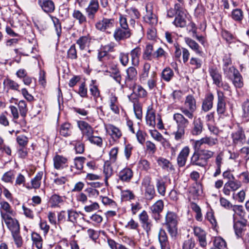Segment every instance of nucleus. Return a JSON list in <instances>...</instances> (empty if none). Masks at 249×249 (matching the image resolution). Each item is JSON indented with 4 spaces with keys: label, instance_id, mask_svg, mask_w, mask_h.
<instances>
[{
    "label": "nucleus",
    "instance_id": "1",
    "mask_svg": "<svg viewBox=\"0 0 249 249\" xmlns=\"http://www.w3.org/2000/svg\"><path fill=\"white\" fill-rule=\"evenodd\" d=\"M178 216L174 212H168L165 216L164 225L170 235L175 237L178 233Z\"/></svg>",
    "mask_w": 249,
    "mask_h": 249
},
{
    "label": "nucleus",
    "instance_id": "2",
    "mask_svg": "<svg viewBox=\"0 0 249 249\" xmlns=\"http://www.w3.org/2000/svg\"><path fill=\"white\" fill-rule=\"evenodd\" d=\"M184 105L185 107H181L180 109L181 112L189 119H193L196 109V100L194 97L192 95L187 96Z\"/></svg>",
    "mask_w": 249,
    "mask_h": 249
},
{
    "label": "nucleus",
    "instance_id": "3",
    "mask_svg": "<svg viewBox=\"0 0 249 249\" xmlns=\"http://www.w3.org/2000/svg\"><path fill=\"white\" fill-rule=\"evenodd\" d=\"M114 26V20L112 18H103L99 19L95 24V27L97 30L110 34V30Z\"/></svg>",
    "mask_w": 249,
    "mask_h": 249
},
{
    "label": "nucleus",
    "instance_id": "4",
    "mask_svg": "<svg viewBox=\"0 0 249 249\" xmlns=\"http://www.w3.org/2000/svg\"><path fill=\"white\" fill-rule=\"evenodd\" d=\"M225 76L232 82L236 88L241 89L244 86L243 78L237 69L228 73Z\"/></svg>",
    "mask_w": 249,
    "mask_h": 249
},
{
    "label": "nucleus",
    "instance_id": "5",
    "mask_svg": "<svg viewBox=\"0 0 249 249\" xmlns=\"http://www.w3.org/2000/svg\"><path fill=\"white\" fill-rule=\"evenodd\" d=\"M142 186L144 190V196L147 200H152L155 196L154 186L151 184V178L148 176L145 177L142 181Z\"/></svg>",
    "mask_w": 249,
    "mask_h": 249
},
{
    "label": "nucleus",
    "instance_id": "6",
    "mask_svg": "<svg viewBox=\"0 0 249 249\" xmlns=\"http://www.w3.org/2000/svg\"><path fill=\"white\" fill-rule=\"evenodd\" d=\"M0 214L2 219L4 221L12 233L19 232V225L17 220L13 219L8 214L4 213L2 211H0Z\"/></svg>",
    "mask_w": 249,
    "mask_h": 249
},
{
    "label": "nucleus",
    "instance_id": "7",
    "mask_svg": "<svg viewBox=\"0 0 249 249\" xmlns=\"http://www.w3.org/2000/svg\"><path fill=\"white\" fill-rule=\"evenodd\" d=\"M99 9L98 0H91L88 6L85 8V12L88 19L94 20L96 14L98 12Z\"/></svg>",
    "mask_w": 249,
    "mask_h": 249
},
{
    "label": "nucleus",
    "instance_id": "8",
    "mask_svg": "<svg viewBox=\"0 0 249 249\" xmlns=\"http://www.w3.org/2000/svg\"><path fill=\"white\" fill-rule=\"evenodd\" d=\"M146 14L144 17L145 21L152 26H155L158 23L156 15L153 13V4L148 3L146 5Z\"/></svg>",
    "mask_w": 249,
    "mask_h": 249
},
{
    "label": "nucleus",
    "instance_id": "9",
    "mask_svg": "<svg viewBox=\"0 0 249 249\" xmlns=\"http://www.w3.org/2000/svg\"><path fill=\"white\" fill-rule=\"evenodd\" d=\"M126 75L125 78V84L127 87L131 89L135 84V81L137 75V71L134 67H130L126 70Z\"/></svg>",
    "mask_w": 249,
    "mask_h": 249
},
{
    "label": "nucleus",
    "instance_id": "10",
    "mask_svg": "<svg viewBox=\"0 0 249 249\" xmlns=\"http://www.w3.org/2000/svg\"><path fill=\"white\" fill-rule=\"evenodd\" d=\"M232 142L234 144H243L246 142V136L242 128L239 127L231 134Z\"/></svg>",
    "mask_w": 249,
    "mask_h": 249
},
{
    "label": "nucleus",
    "instance_id": "11",
    "mask_svg": "<svg viewBox=\"0 0 249 249\" xmlns=\"http://www.w3.org/2000/svg\"><path fill=\"white\" fill-rule=\"evenodd\" d=\"M131 35L129 29L118 27L114 32L113 36L116 41H119L129 38Z\"/></svg>",
    "mask_w": 249,
    "mask_h": 249
},
{
    "label": "nucleus",
    "instance_id": "12",
    "mask_svg": "<svg viewBox=\"0 0 249 249\" xmlns=\"http://www.w3.org/2000/svg\"><path fill=\"white\" fill-rule=\"evenodd\" d=\"M195 235L197 238L200 246L205 248L207 245L206 240V232L198 227H195L193 229Z\"/></svg>",
    "mask_w": 249,
    "mask_h": 249
},
{
    "label": "nucleus",
    "instance_id": "13",
    "mask_svg": "<svg viewBox=\"0 0 249 249\" xmlns=\"http://www.w3.org/2000/svg\"><path fill=\"white\" fill-rule=\"evenodd\" d=\"M77 125L81 130L83 136L86 139L94 134V129L92 126L87 122L84 121H78Z\"/></svg>",
    "mask_w": 249,
    "mask_h": 249
},
{
    "label": "nucleus",
    "instance_id": "14",
    "mask_svg": "<svg viewBox=\"0 0 249 249\" xmlns=\"http://www.w3.org/2000/svg\"><path fill=\"white\" fill-rule=\"evenodd\" d=\"M140 221L143 229L148 233L151 229L152 224L149 219V216L145 211H143L139 216Z\"/></svg>",
    "mask_w": 249,
    "mask_h": 249
},
{
    "label": "nucleus",
    "instance_id": "15",
    "mask_svg": "<svg viewBox=\"0 0 249 249\" xmlns=\"http://www.w3.org/2000/svg\"><path fill=\"white\" fill-rule=\"evenodd\" d=\"M190 148L186 146L183 147L177 157V164L179 167H182L185 166L188 156L190 153Z\"/></svg>",
    "mask_w": 249,
    "mask_h": 249
},
{
    "label": "nucleus",
    "instance_id": "16",
    "mask_svg": "<svg viewBox=\"0 0 249 249\" xmlns=\"http://www.w3.org/2000/svg\"><path fill=\"white\" fill-rule=\"evenodd\" d=\"M217 112L219 115H224L226 110V104L223 93L217 90Z\"/></svg>",
    "mask_w": 249,
    "mask_h": 249
},
{
    "label": "nucleus",
    "instance_id": "17",
    "mask_svg": "<svg viewBox=\"0 0 249 249\" xmlns=\"http://www.w3.org/2000/svg\"><path fill=\"white\" fill-rule=\"evenodd\" d=\"M208 71L213 79V83L217 86L220 87L222 81V76L217 67L214 65L211 66L209 68Z\"/></svg>",
    "mask_w": 249,
    "mask_h": 249
},
{
    "label": "nucleus",
    "instance_id": "18",
    "mask_svg": "<svg viewBox=\"0 0 249 249\" xmlns=\"http://www.w3.org/2000/svg\"><path fill=\"white\" fill-rule=\"evenodd\" d=\"M53 165L57 170H62L68 167V160L66 158L57 155L53 158Z\"/></svg>",
    "mask_w": 249,
    "mask_h": 249
},
{
    "label": "nucleus",
    "instance_id": "19",
    "mask_svg": "<svg viewBox=\"0 0 249 249\" xmlns=\"http://www.w3.org/2000/svg\"><path fill=\"white\" fill-rule=\"evenodd\" d=\"M38 4L42 10L47 14L53 13L55 10V5L51 0H38Z\"/></svg>",
    "mask_w": 249,
    "mask_h": 249
},
{
    "label": "nucleus",
    "instance_id": "20",
    "mask_svg": "<svg viewBox=\"0 0 249 249\" xmlns=\"http://www.w3.org/2000/svg\"><path fill=\"white\" fill-rule=\"evenodd\" d=\"M146 124L152 128H154L156 125V114L152 106L147 107L145 117Z\"/></svg>",
    "mask_w": 249,
    "mask_h": 249
},
{
    "label": "nucleus",
    "instance_id": "21",
    "mask_svg": "<svg viewBox=\"0 0 249 249\" xmlns=\"http://www.w3.org/2000/svg\"><path fill=\"white\" fill-rule=\"evenodd\" d=\"M182 114V113H175L173 116V119L177 124V127L185 128L189 125V121Z\"/></svg>",
    "mask_w": 249,
    "mask_h": 249
},
{
    "label": "nucleus",
    "instance_id": "22",
    "mask_svg": "<svg viewBox=\"0 0 249 249\" xmlns=\"http://www.w3.org/2000/svg\"><path fill=\"white\" fill-rule=\"evenodd\" d=\"M190 165L197 166L200 167H205L206 166L197 150H195L191 156L190 164L186 168H188Z\"/></svg>",
    "mask_w": 249,
    "mask_h": 249
},
{
    "label": "nucleus",
    "instance_id": "23",
    "mask_svg": "<svg viewBox=\"0 0 249 249\" xmlns=\"http://www.w3.org/2000/svg\"><path fill=\"white\" fill-rule=\"evenodd\" d=\"M86 159L83 157H76L74 159V164L71 165V170L75 174L80 173L83 168V165Z\"/></svg>",
    "mask_w": 249,
    "mask_h": 249
},
{
    "label": "nucleus",
    "instance_id": "24",
    "mask_svg": "<svg viewBox=\"0 0 249 249\" xmlns=\"http://www.w3.org/2000/svg\"><path fill=\"white\" fill-rule=\"evenodd\" d=\"M214 96L212 93H209L206 95L202 104V109L204 112H208L213 107V101Z\"/></svg>",
    "mask_w": 249,
    "mask_h": 249
},
{
    "label": "nucleus",
    "instance_id": "25",
    "mask_svg": "<svg viewBox=\"0 0 249 249\" xmlns=\"http://www.w3.org/2000/svg\"><path fill=\"white\" fill-rule=\"evenodd\" d=\"M223 62L222 70L224 75L236 69L234 66H231L232 61L230 54L225 55L224 56Z\"/></svg>",
    "mask_w": 249,
    "mask_h": 249
},
{
    "label": "nucleus",
    "instance_id": "26",
    "mask_svg": "<svg viewBox=\"0 0 249 249\" xmlns=\"http://www.w3.org/2000/svg\"><path fill=\"white\" fill-rule=\"evenodd\" d=\"M141 54V49L139 47H137L130 51V55L131 56L132 65L133 66H137L139 65Z\"/></svg>",
    "mask_w": 249,
    "mask_h": 249
},
{
    "label": "nucleus",
    "instance_id": "27",
    "mask_svg": "<svg viewBox=\"0 0 249 249\" xmlns=\"http://www.w3.org/2000/svg\"><path fill=\"white\" fill-rule=\"evenodd\" d=\"M187 18L186 14L177 15L173 23L176 27L184 28L187 24Z\"/></svg>",
    "mask_w": 249,
    "mask_h": 249
},
{
    "label": "nucleus",
    "instance_id": "28",
    "mask_svg": "<svg viewBox=\"0 0 249 249\" xmlns=\"http://www.w3.org/2000/svg\"><path fill=\"white\" fill-rule=\"evenodd\" d=\"M132 177L133 172L129 168H124L119 174V178L123 181H129Z\"/></svg>",
    "mask_w": 249,
    "mask_h": 249
},
{
    "label": "nucleus",
    "instance_id": "29",
    "mask_svg": "<svg viewBox=\"0 0 249 249\" xmlns=\"http://www.w3.org/2000/svg\"><path fill=\"white\" fill-rule=\"evenodd\" d=\"M150 134L151 137L156 141L160 142L163 146L168 145L169 143L163 136L156 129L151 130Z\"/></svg>",
    "mask_w": 249,
    "mask_h": 249
},
{
    "label": "nucleus",
    "instance_id": "30",
    "mask_svg": "<svg viewBox=\"0 0 249 249\" xmlns=\"http://www.w3.org/2000/svg\"><path fill=\"white\" fill-rule=\"evenodd\" d=\"M109 102L110 109L115 114H119L120 110L118 107L117 97L115 95L111 94L109 97Z\"/></svg>",
    "mask_w": 249,
    "mask_h": 249
},
{
    "label": "nucleus",
    "instance_id": "31",
    "mask_svg": "<svg viewBox=\"0 0 249 249\" xmlns=\"http://www.w3.org/2000/svg\"><path fill=\"white\" fill-rule=\"evenodd\" d=\"M203 129V123L200 118L195 119L193 121V128L192 133L193 135H198L201 133Z\"/></svg>",
    "mask_w": 249,
    "mask_h": 249
},
{
    "label": "nucleus",
    "instance_id": "32",
    "mask_svg": "<svg viewBox=\"0 0 249 249\" xmlns=\"http://www.w3.org/2000/svg\"><path fill=\"white\" fill-rule=\"evenodd\" d=\"M197 151L206 165L209 160L213 158L214 154V152L208 149H200Z\"/></svg>",
    "mask_w": 249,
    "mask_h": 249
},
{
    "label": "nucleus",
    "instance_id": "33",
    "mask_svg": "<svg viewBox=\"0 0 249 249\" xmlns=\"http://www.w3.org/2000/svg\"><path fill=\"white\" fill-rule=\"evenodd\" d=\"M71 125L68 123L62 124L59 128L60 134L65 137L70 136L71 134Z\"/></svg>",
    "mask_w": 249,
    "mask_h": 249
},
{
    "label": "nucleus",
    "instance_id": "34",
    "mask_svg": "<svg viewBox=\"0 0 249 249\" xmlns=\"http://www.w3.org/2000/svg\"><path fill=\"white\" fill-rule=\"evenodd\" d=\"M164 207V203L162 200L157 201L153 205H152L150 210L153 214H159L163 210Z\"/></svg>",
    "mask_w": 249,
    "mask_h": 249
},
{
    "label": "nucleus",
    "instance_id": "35",
    "mask_svg": "<svg viewBox=\"0 0 249 249\" xmlns=\"http://www.w3.org/2000/svg\"><path fill=\"white\" fill-rule=\"evenodd\" d=\"M158 165L160 166L163 169L168 170L169 169L170 170L174 169L171 162L166 159L163 157H159L157 160Z\"/></svg>",
    "mask_w": 249,
    "mask_h": 249
},
{
    "label": "nucleus",
    "instance_id": "36",
    "mask_svg": "<svg viewBox=\"0 0 249 249\" xmlns=\"http://www.w3.org/2000/svg\"><path fill=\"white\" fill-rule=\"evenodd\" d=\"M107 129L110 133V135L114 140L119 139L122 136L121 130L112 124H109Z\"/></svg>",
    "mask_w": 249,
    "mask_h": 249
},
{
    "label": "nucleus",
    "instance_id": "37",
    "mask_svg": "<svg viewBox=\"0 0 249 249\" xmlns=\"http://www.w3.org/2000/svg\"><path fill=\"white\" fill-rule=\"evenodd\" d=\"M151 68V65L148 62L144 63L141 74L140 75V80L143 83L146 81L149 76V71Z\"/></svg>",
    "mask_w": 249,
    "mask_h": 249
},
{
    "label": "nucleus",
    "instance_id": "38",
    "mask_svg": "<svg viewBox=\"0 0 249 249\" xmlns=\"http://www.w3.org/2000/svg\"><path fill=\"white\" fill-rule=\"evenodd\" d=\"M174 75L173 70L169 67H166L162 70L161 77L164 81L168 82L171 81Z\"/></svg>",
    "mask_w": 249,
    "mask_h": 249
},
{
    "label": "nucleus",
    "instance_id": "39",
    "mask_svg": "<svg viewBox=\"0 0 249 249\" xmlns=\"http://www.w3.org/2000/svg\"><path fill=\"white\" fill-rule=\"evenodd\" d=\"M131 88L133 89L134 93H136L139 98H145L147 95L146 90L141 85H133Z\"/></svg>",
    "mask_w": 249,
    "mask_h": 249
},
{
    "label": "nucleus",
    "instance_id": "40",
    "mask_svg": "<svg viewBox=\"0 0 249 249\" xmlns=\"http://www.w3.org/2000/svg\"><path fill=\"white\" fill-rule=\"evenodd\" d=\"M185 43L194 51L197 54H200L201 51L199 50L200 47L197 43L189 37H185Z\"/></svg>",
    "mask_w": 249,
    "mask_h": 249
},
{
    "label": "nucleus",
    "instance_id": "41",
    "mask_svg": "<svg viewBox=\"0 0 249 249\" xmlns=\"http://www.w3.org/2000/svg\"><path fill=\"white\" fill-rule=\"evenodd\" d=\"M90 42V38L88 36H82L76 40V43L81 50L85 49Z\"/></svg>",
    "mask_w": 249,
    "mask_h": 249
},
{
    "label": "nucleus",
    "instance_id": "42",
    "mask_svg": "<svg viewBox=\"0 0 249 249\" xmlns=\"http://www.w3.org/2000/svg\"><path fill=\"white\" fill-rule=\"evenodd\" d=\"M32 240L33 245L35 246L37 249H41L42 248L43 240L39 234L36 232L33 233Z\"/></svg>",
    "mask_w": 249,
    "mask_h": 249
},
{
    "label": "nucleus",
    "instance_id": "43",
    "mask_svg": "<svg viewBox=\"0 0 249 249\" xmlns=\"http://www.w3.org/2000/svg\"><path fill=\"white\" fill-rule=\"evenodd\" d=\"M246 225L241 222L237 221L234 223V229L236 236L239 238L242 236V234L246 228Z\"/></svg>",
    "mask_w": 249,
    "mask_h": 249
},
{
    "label": "nucleus",
    "instance_id": "44",
    "mask_svg": "<svg viewBox=\"0 0 249 249\" xmlns=\"http://www.w3.org/2000/svg\"><path fill=\"white\" fill-rule=\"evenodd\" d=\"M15 178V172L10 170L6 172L2 175L1 179L5 183H13Z\"/></svg>",
    "mask_w": 249,
    "mask_h": 249
},
{
    "label": "nucleus",
    "instance_id": "45",
    "mask_svg": "<svg viewBox=\"0 0 249 249\" xmlns=\"http://www.w3.org/2000/svg\"><path fill=\"white\" fill-rule=\"evenodd\" d=\"M42 176L43 172H38L35 177L31 180L32 187L33 188L38 189L40 187Z\"/></svg>",
    "mask_w": 249,
    "mask_h": 249
},
{
    "label": "nucleus",
    "instance_id": "46",
    "mask_svg": "<svg viewBox=\"0 0 249 249\" xmlns=\"http://www.w3.org/2000/svg\"><path fill=\"white\" fill-rule=\"evenodd\" d=\"M3 85L5 87L15 90H19V85L15 81L9 78L4 79Z\"/></svg>",
    "mask_w": 249,
    "mask_h": 249
},
{
    "label": "nucleus",
    "instance_id": "47",
    "mask_svg": "<svg viewBox=\"0 0 249 249\" xmlns=\"http://www.w3.org/2000/svg\"><path fill=\"white\" fill-rule=\"evenodd\" d=\"M153 46L151 44H147L143 52L142 57L145 60H151L153 57Z\"/></svg>",
    "mask_w": 249,
    "mask_h": 249
},
{
    "label": "nucleus",
    "instance_id": "48",
    "mask_svg": "<svg viewBox=\"0 0 249 249\" xmlns=\"http://www.w3.org/2000/svg\"><path fill=\"white\" fill-rule=\"evenodd\" d=\"M73 18L78 20L80 24H82L87 22V18L85 15L80 10H74L72 13Z\"/></svg>",
    "mask_w": 249,
    "mask_h": 249
},
{
    "label": "nucleus",
    "instance_id": "49",
    "mask_svg": "<svg viewBox=\"0 0 249 249\" xmlns=\"http://www.w3.org/2000/svg\"><path fill=\"white\" fill-rule=\"evenodd\" d=\"M156 185L158 193L164 196L166 192L165 182L162 179L158 178L156 179Z\"/></svg>",
    "mask_w": 249,
    "mask_h": 249
},
{
    "label": "nucleus",
    "instance_id": "50",
    "mask_svg": "<svg viewBox=\"0 0 249 249\" xmlns=\"http://www.w3.org/2000/svg\"><path fill=\"white\" fill-rule=\"evenodd\" d=\"M103 173L106 179H107L112 175L113 169L109 161L107 160L105 162Z\"/></svg>",
    "mask_w": 249,
    "mask_h": 249
},
{
    "label": "nucleus",
    "instance_id": "51",
    "mask_svg": "<svg viewBox=\"0 0 249 249\" xmlns=\"http://www.w3.org/2000/svg\"><path fill=\"white\" fill-rule=\"evenodd\" d=\"M157 73L153 71L151 75L150 78L147 80V86L150 90L153 89L157 86Z\"/></svg>",
    "mask_w": 249,
    "mask_h": 249
},
{
    "label": "nucleus",
    "instance_id": "52",
    "mask_svg": "<svg viewBox=\"0 0 249 249\" xmlns=\"http://www.w3.org/2000/svg\"><path fill=\"white\" fill-rule=\"evenodd\" d=\"M232 191H235L241 187L242 184L240 181L235 178L231 180H228L226 182Z\"/></svg>",
    "mask_w": 249,
    "mask_h": 249
},
{
    "label": "nucleus",
    "instance_id": "53",
    "mask_svg": "<svg viewBox=\"0 0 249 249\" xmlns=\"http://www.w3.org/2000/svg\"><path fill=\"white\" fill-rule=\"evenodd\" d=\"M18 107L21 116L24 118L26 116L28 111L27 104L25 101L24 100L19 101L18 104Z\"/></svg>",
    "mask_w": 249,
    "mask_h": 249
},
{
    "label": "nucleus",
    "instance_id": "54",
    "mask_svg": "<svg viewBox=\"0 0 249 249\" xmlns=\"http://www.w3.org/2000/svg\"><path fill=\"white\" fill-rule=\"evenodd\" d=\"M195 241L194 238L188 236L184 240L182 245V249H194L195 246Z\"/></svg>",
    "mask_w": 249,
    "mask_h": 249
},
{
    "label": "nucleus",
    "instance_id": "55",
    "mask_svg": "<svg viewBox=\"0 0 249 249\" xmlns=\"http://www.w3.org/2000/svg\"><path fill=\"white\" fill-rule=\"evenodd\" d=\"M213 245L217 249H223L226 247V243L221 237H216L214 240Z\"/></svg>",
    "mask_w": 249,
    "mask_h": 249
},
{
    "label": "nucleus",
    "instance_id": "56",
    "mask_svg": "<svg viewBox=\"0 0 249 249\" xmlns=\"http://www.w3.org/2000/svg\"><path fill=\"white\" fill-rule=\"evenodd\" d=\"M91 143L95 144L99 147H101L103 144V140L101 137L95 136L92 134L87 139Z\"/></svg>",
    "mask_w": 249,
    "mask_h": 249
},
{
    "label": "nucleus",
    "instance_id": "57",
    "mask_svg": "<svg viewBox=\"0 0 249 249\" xmlns=\"http://www.w3.org/2000/svg\"><path fill=\"white\" fill-rule=\"evenodd\" d=\"M243 111L242 116L244 118L249 117V99H246L241 104Z\"/></svg>",
    "mask_w": 249,
    "mask_h": 249
},
{
    "label": "nucleus",
    "instance_id": "58",
    "mask_svg": "<svg viewBox=\"0 0 249 249\" xmlns=\"http://www.w3.org/2000/svg\"><path fill=\"white\" fill-rule=\"evenodd\" d=\"M206 218L212 224V228L214 230H216L217 228V224L216 220L214 216L213 213L212 211L207 212L206 214Z\"/></svg>",
    "mask_w": 249,
    "mask_h": 249
},
{
    "label": "nucleus",
    "instance_id": "59",
    "mask_svg": "<svg viewBox=\"0 0 249 249\" xmlns=\"http://www.w3.org/2000/svg\"><path fill=\"white\" fill-rule=\"evenodd\" d=\"M68 220L73 223L77 222V219L79 216V213L73 210L68 211Z\"/></svg>",
    "mask_w": 249,
    "mask_h": 249
},
{
    "label": "nucleus",
    "instance_id": "60",
    "mask_svg": "<svg viewBox=\"0 0 249 249\" xmlns=\"http://www.w3.org/2000/svg\"><path fill=\"white\" fill-rule=\"evenodd\" d=\"M231 17L235 21H241L243 18L242 11L240 9L233 10L231 13Z\"/></svg>",
    "mask_w": 249,
    "mask_h": 249
},
{
    "label": "nucleus",
    "instance_id": "61",
    "mask_svg": "<svg viewBox=\"0 0 249 249\" xmlns=\"http://www.w3.org/2000/svg\"><path fill=\"white\" fill-rule=\"evenodd\" d=\"M28 138L23 135L17 136L16 140L21 147H25L28 143Z\"/></svg>",
    "mask_w": 249,
    "mask_h": 249
},
{
    "label": "nucleus",
    "instance_id": "62",
    "mask_svg": "<svg viewBox=\"0 0 249 249\" xmlns=\"http://www.w3.org/2000/svg\"><path fill=\"white\" fill-rule=\"evenodd\" d=\"M119 59L121 64L124 66H126L129 63V54L128 53L121 52L119 53Z\"/></svg>",
    "mask_w": 249,
    "mask_h": 249
},
{
    "label": "nucleus",
    "instance_id": "63",
    "mask_svg": "<svg viewBox=\"0 0 249 249\" xmlns=\"http://www.w3.org/2000/svg\"><path fill=\"white\" fill-rule=\"evenodd\" d=\"M232 209L235 214H236L240 217H244L246 213L243 206L242 205H233Z\"/></svg>",
    "mask_w": 249,
    "mask_h": 249
},
{
    "label": "nucleus",
    "instance_id": "64",
    "mask_svg": "<svg viewBox=\"0 0 249 249\" xmlns=\"http://www.w3.org/2000/svg\"><path fill=\"white\" fill-rule=\"evenodd\" d=\"M67 57L71 59L77 58V51L75 44L72 45L67 52Z\"/></svg>",
    "mask_w": 249,
    "mask_h": 249
}]
</instances>
